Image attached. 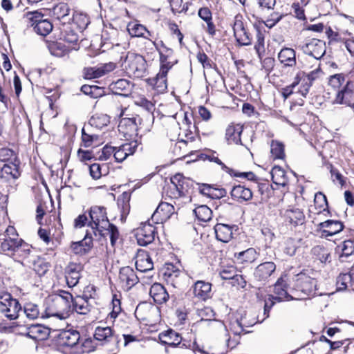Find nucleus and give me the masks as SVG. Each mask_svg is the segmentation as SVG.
Returning a JSON list of instances; mask_svg holds the SVG:
<instances>
[{"label": "nucleus", "instance_id": "69168bd1", "mask_svg": "<svg viewBox=\"0 0 354 354\" xmlns=\"http://www.w3.org/2000/svg\"><path fill=\"white\" fill-rule=\"evenodd\" d=\"M121 302L119 299L117 298V296L114 295L113 296L112 301H111V306H112V310L109 313V316L111 319H115L118 315L121 313L122 308H121Z\"/></svg>", "mask_w": 354, "mask_h": 354}, {"label": "nucleus", "instance_id": "0e129e2a", "mask_svg": "<svg viewBox=\"0 0 354 354\" xmlns=\"http://www.w3.org/2000/svg\"><path fill=\"white\" fill-rule=\"evenodd\" d=\"M285 16L283 14H280L277 12H274L270 15L268 19L264 22L266 27L269 28H273L277 23H279L283 17Z\"/></svg>", "mask_w": 354, "mask_h": 354}, {"label": "nucleus", "instance_id": "f704fd0d", "mask_svg": "<svg viewBox=\"0 0 354 354\" xmlns=\"http://www.w3.org/2000/svg\"><path fill=\"white\" fill-rule=\"evenodd\" d=\"M173 50L165 46L159 50L160 68L167 67L170 70L172 66L177 62L176 60L172 59Z\"/></svg>", "mask_w": 354, "mask_h": 354}, {"label": "nucleus", "instance_id": "f8f14e48", "mask_svg": "<svg viewBox=\"0 0 354 354\" xmlns=\"http://www.w3.org/2000/svg\"><path fill=\"white\" fill-rule=\"evenodd\" d=\"M280 214L285 221L293 226L301 225L305 223V215L299 208L290 207L281 210Z\"/></svg>", "mask_w": 354, "mask_h": 354}, {"label": "nucleus", "instance_id": "a878e982", "mask_svg": "<svg viewBox=\"0 0 354 354\" xmlns=\"http://www.w3.org/2000/svg\"><path fill=\"white\" fill-rule=\"evenodd\" d=\"M31 253L32 247L22 239V243L19 244L12 257L17 261L27 266L30 263L28 259L31 257Z\"/></svg>", "mask_w": 354, "mask_h": 354}, {"label": "nucleus", "instance_id": "6ab92c4d", "mask_svg": "<svg viewBox=\"0 0 354 354\" xmlns=\"http://www.w3.org/2000/svg\"><path fill=\"white\" fill-rule=\"evenodd\" d=\"M169 71V70H168V68L167 67L160 68L159 73L155 77L147 80L148 84L152 86L157 93H162L167 91V76Z\"/></svg>", "mask_w": 354, "mask_h": 354}, {"label": "nucleus", "instance_id": "4d7b16f0", "mask_svg": "<svg viewBox=\"0 0 354 354\" xmlns=\"http://www.w3.org/2000/svg\"><path fill=\"white\" fill-rule=\"evenodd\" d=\"M10 90V85L9 83L3 82V86H0V102L3 104V109H8L10 98L8 93Z\"/></svg>", "mask_w": 354, "mask_h": 354}, {"label": "nucleus", "instance_id": "864d4df0", "mask_svg": "<svg viewBox=\"0 0 354 354\" xmlns=\"http://www.w3.org/2000/svg\"><path fill=\"white\" fill-rule=\"evenodd\" d=\"M127 29L132 37H145V32L149 34V32L144 26L137 23H129Z\"/></svg>", "mask_w": 354, "mask_h": 354}, {"label": "nucleus", "instance_id": "338daca9", "mask_svg": "<svg viewBox=\"0 0 354 354\" xmlns=\"http://www.w3.org/2000/svg\"><path fill=\"white\" fill-rule=\"evenodd\" d=\"M84 77L86 79L101 77L98 67H87L84 69Z\"/></svg>", "mask_w": 354, "mask_h": 354}, {"label": "nucleus", "instance_id": "9d476101", "mask_svg": "<svg viewBox=\"0 0 354 354\" xmlns=\"http://www.w3.org/2000/svg\"><path fill=\"white\" fill-rule=\"evenodd\" d=\"M354 86L353 84L347 80L346 84L338 90L333 100V104L347 106L354 101Z\"/></svg>", "mask_w": 354, "mask_h": 354}, {"label": "nucleus", "instance_id": "dca6fc26", "mask_svg": "<svg viewBox=\"0 0 354 354\" xmlns=\"http://www.w3.org/2000/svg\"><path fill=\"white\" fill-rule=\"evenodd\" d=\"M138 147L136 140L125 142L119 147H115L114 158L118 162H123L128 156L133 155Z\"/></svg>", "mask_w": 354, "mask_h": 354}, {"label": "nucleus", "instance_id": "7ed1b4c3", "mask_svg": "<svg viewBox=\"0 0 354 354\" xmlns=\"http://www.w3.org/2000/svg\"><path fill=\"white\" fill-rule=\"evenodd\" d=\"M91 221L88 226L91 228L92 233L95 237L104 236V230L110 226V222L107 217L106 208L102 206H93L89 210Z\"/></svg>", "mask_w": 354, "mask_h": 354}, {"label": "nucleus", "instance_id": "aec40b11", "mask_svg": "<svg viewBox=\"0 0 354 354\" xmlns=\"http://www.w3.org/2000/svg\"><path fill=\"white\" fill-rule=\"evenodd\" d=\"M317 227L321 230V236L326 238L340 232L344 229V225L338 221L327 220L319 223Z\"/></svg>", "mask_w": 354, "mask_h": 354}, {"label": "nucleus", "instance_id": "8fccbe9b", "mask_svg": "<svg viewBox=\"0 0 354 354\" xmlns=\"http://www.w3.org/2000/svg\"><path fill=\"white\" fill-rule=\"evenodd\" d=\"M301 242V239H288L285 243L284 252L290 257L294 256Z\"/></svg>", "mask_w": 354, "mask_h": 354}, {"label": "nucleus", "instance_id": "4c0bfd02", "mask_svg": "<svg viewBox=\"0 0 354 354\" xmlns=\"http://www.w3.org/2000/svg\"><path fill=\"white\" fill-rule=\"evenodd\" d=\"M231 195L234 198L245 201H249L252 198V192L250 189L241 185L233 187Z\"/></svg>", "mask_w": 354, "mask_h": 354}, {"label": "nucleus", "instance_id": "37998d69", "mask_svg": "<svg viewBox=\"0 0 354 354\" xmlns=\"http://www.w3.org/2000/svg\"><path fill=\"white\" fill-rule=\"evenodd\" d=\"M272 179L274 183L282 186L287 185L288 179L285 171L279 166H274L271 171Z\"/></svg>", "mask_w": 354, "mask_h": 354}, {"label": "nucleus", "instance_id": "f3484780", "mask_svg": "<svg viewBox=\"0 0 354 354\" xmlns=\"http://www.w3.org/2000/svg\"><path fill=\"white\" fill-rule=\"evenodd\" d=\"M276 270V265L271 261L262 263L257 266L254 272L255 279L259 282L266 283Z\"/></svg>", "mask_w": 354, "mask_h": 354}, {"label": "nucleus", "instance_id": "ddd939ff", "mask_svg": "<svg viewBox=\"0 0 354 354\" xmlns=\"http://www.w3.org/2000/svg\"><path fill=\"white\" fill-rule=\"evenodd\" d=\"M119 281L124 290H129L138 283L139 278L131 267L125 266L120 270Z\"/></svg>", "mask_w": 354, "mask_h": 354}, {"label": "nucleus", "instance_id": "79ce46f5", "mask_svg": "<svg viewBox=\"0 0 354 354\" xmlns=\"http://www.w3.org/2000/svg\"><path fill=\"white\" fill-rule=\"evenodd\" d=\"M70 9L67 3H59L51 10V15L57 20L66 19L69 15Z\"/></svg>", "mask_w": 354, "mask_h": 354}, {"label": "nucleus", "instance_id": "5701e85b", "mask_svg": "<svg viewBox=\"0 0 354 354\" xmlns=\"http://www.w3.org/2000/svg\"><path fill=\"white\" fill-rule=\"evenodd\" d=\"M278 59L283 67H295L297 65L296 52L291 48H283L278 53Z\"/></svg>", "mask_w": 354, "mask_h": 354}, {"label": "nucleus", "instance_id": "4468645a", "mask_svg": "<svg viewBox=\"0 0 354 354\" xmlns=\"http://www.w3.org/2000/svg\"><path fill=\"white\" fill-rule=\"evenodd\" d=\"M158 314V308L147 302L139 304L135 310V316L141 321L151 322Z\"/></svg>", "mask_w": 354, "mask_h": 354}, {"label": "nucleus", "instance_id": "5fc2aeb1", "mask_svg": "<svg viewBox=\"0 0 354 354\" xmlns=\"http://www.w3.org/2000/svg\"><path fill=\"white\" fill-rule=\"evenodd\" d=\"M94 337L98 341H109L110 338H112V330L110 327H97Z\"/></svg>", "mask_w": 354, "mask_h": 354}, {"label": "nucleus", "instance_id": "20e7f679", "mask_svg": "<svg viewBox=\"0 0 354 354\" xmlns=\"http://www.w3.org/2000/svg\"><path fill=\"white\" fill-rule=\"evenodd\" d=\"M126 73L134 78H141L147 73V62L138 54L128 53L122 64Z\"/></svg>", "mask_w": 354, "mask_h": 354}, {"label": "nucleus", "instance_id": "09e8293b", "mask_svg": "<svg viewBox=\"0 0 354 354\" xmlns=\"http://www.w3.org/2000/svg\"><path fill=\"white\" fill-rule=\"evenodd\" d=\"M194 213L199 221L207 222L212 218V211L207 205H200L194 209Z\"/></svg>", "mask_w": 354, "mask_h": 354}, {"label": "nucleus", "instance_id": "f257e3e1", "mask_svg": "<svg viewBox=\"0 0 354 354\" xmlns=\"http://www.w3.org/2000/svg\"><path fill=\"white\" fill-rule=\"evenodd\" d=\"M46 316L57 317L59 319H66L73 309V296L64 290L50 296L46 299Z\"/></svg>", "mask_w": 354, "mask_h": 354}, {"label": "nucleus", "instance_id": "2f4dec72", "mask_svg": "<svg viewBox=\"0 0 354 354\" xmlns=\"http://www.w3.org/2000/svg\"><path fill=\"white\" fill-rule=\"evenodd\" d=\"M119 130L124 134L132 136L136 134L138 131V124L136 123V118H122L118 125Z\"/></svg>", "mask_w": 354, "mask_h": 354}, {"label": "nucleus", "instance_id": "b1692460", "mask_svg": "<svg viewBox=\"0 0 354 354\" xmlns=\"http://www.w3.org/2000/svg\"><path fill=\"white\" fill-rule=\"evenodd\" d=\"M25 334L35 341H41L48 337L49 330L41 324H32L26 328Z\"/></svg>", "mask_w": 354, "mask_h": 354}, {"label": "nucleus", "instance_id": "412c9836", "mask_svg": "<svg viewBox=\"0 0 354 354\" xmlns=\"http://www.w3.org/2000/svg\"><path fill=\"white\" fill-rule=\"evenodd\" d=\"M82 270V265L75 263H69L66 267L65 277L69 287H74L78 283Z\"/></svg>", "mask_w": 354, "mask_h": 354}, {"label": "nucleus", "instance_id": "2eb2a0df", "mask_svg": "<svg viewBox=\"0 0 354 354\" xmlns=\"http://www.w3.org/2000/svg\"><path fill=\"white\" fill-rule=\"evenodd\" d=\"M174 213V207L165 202L159 204L151 216V221L155 223H162L167 221Z\"/></svg>", "mask_w": 354, "mask_h": 354}, {"label": "nucleus", "instance_id": "052dcab7", "mask_svg": "<svg viewBox=\"0 0 354 354\" xmlns=\"http://www.w3.org/2000/svg\"><path fill=\"white\" fill-rule=\"evenodd\" d=\"M346 78L345 75L342 73L335 74L330 77L329 79V84L335 88H338L339 90L343 86L344 84H346Z\"/></svg>", "mask_w": 354, "mask_h": 354}, {"label": "nucleus", "instance_id": "f03ea898", "mask_svg": "<svg viewBox=\"0 0 354 354\" xmlns=\"http://www.w3.org/2000/svg\"><path fill=\"white\" fill-rule=\"evenodd\" d=\"M316 274L313 270H305L295 275L290 282L291 292L301 298L321 295L317 292Z\"/></svg>", "mask_w": 354, "mask_h": 354}, {"label": "nucleus", "instance_id": "a211bd4d", "mask_svg": "<svg viewBox=\"0 0 354 354\" xmlns=\"http://www.w3.org/2000/svg\"><path fill=\"white\" fill-rule=\"evenodd\" d=\"M288 286L289 288H288L286 281L283 277L278 279L274 283V293L277 302H281L284 300L289 301L294 299V297L291 295V293H292L291 292V286L289 284Z\"/></svg>", "mask_w": 354, "mask_h": 354}, {"label": "nucleus", "instance_id": "72a5a7b5", "mask_svg": "<svg viewBox=\"0 0 354 354\" xmlns=\"http://www.w3.org/2000/svg\"><path fill=\"white\" fill-rule=\"evenodd\" d=\"M160 339L162 344L171 346H176L181 342L182 337L173 330H169L160 335Z\"/></svg>", "mask_w": 354, "mask_h": 354}, {"label": "nucleus", "instance_id": "de8ad7c7", "mask_svg": "<svg viewBox=\"0 0 354 354\" xmlns=\"http://www.w3.org/2000/svg\"><path fill=\"white\" fill-rule=\"evenodd\" d=\"M354 273L340 274L336 281L337 290L341 291L346 290L349 285H352Z\"/></svg>", "mask_w": 354, "mask_h": 354}, {"label": "nucleus", "instance_id": "bf43d9fd", "mask_svg": "<svg viewBox=\"0 0 354 354\" xmlns=\"http://www.w3.org/2000/svg\"><path fill=\"white\" fill-rule=\"evenodd\" d=\"M17 161V157L15 152L8 148L0 149V165L10 162L11 161Z\"/></svg>", "mask_w": 354, "mask_h": 354}, {"label": "nucleus", "instance_id": "c03bdc74", "mask_svg": "<svg viewBox=\"0 0 354 354\" xmlns=\"http://www.w3.org/2000/svg\"><path fill=\"white\" fill-rule=\"evenodd\" d=\"M110 122V118L106 114H95L88 122V124L97 129H101Z\"/></svg>", "mask_w": 354, "mask_h": 354}, {"label": "nucleus", "instance_id": "423d86ee", "mask_svg": "<svg viewBox=\"0 0 354 354\" xmlns=\"http://www.w3.org/2000/svg\"><path fill=\"white\" fill-rule=\"evenodd\" d=\"M21 310V304L10 293L5 292L0 295V312L7 318L10 320L17 319Z\"/></svg>", "mask_w": 354, "mask_h": 354}, {"label": "nucleus", "instance_id": "6e6552de", "mask_svg": "<svg viewBox=\"0 0 354 354\" xmlns=\"http://www.w3.org/2000/svg\"><path fill=\"white\" fill-rule=\"evenodd\" d=\"M156 234V227L149 222H145L136 230L135 236L138 245L147 246L154 241Z\"/></svg>", "mask_w": 354, "mask_h": 354}, {"label": "nucleus", "instance_id": "cd10ccee", "mask_svg": "<svg viewBox=\"0 0 354 354\" xmlns=\"http://www.w3.org/2000/svg\"><path fill=\"white\" fill-rule=\"evenodd\" d=\"M311 254L315 259L319 261L322 263L326 264L331 261L330 250L323 245L314 246L311 249Z\"/></svg>", "mask_w": 354, "mask_h": 354}, {"label": "nucleus", "instance_id": "473e14b6", "mask_svg": "<svg viewBox=\"0 0 354 354\" xmlns=\"http://www.w3.org/2000/svg\"><path fill=\"white\" fill-rule=\"evenodd\" d=\"M259 256V253L253 248H248L244 251L234 253V258L239 263H250L254 262Z\"/></svg>", "mask_w": 354, "mask_h": 354}, {"label": "nucleus", "instance_id": "4be33fe9", "mask_svg": "<svg viewBox=\"0 0 354 354\" xmlns=\"http://www.w3.org/2000/svg\"><path fill=\"white\" fill-rule=\"evenodd\" d=\"M19 176L20 171L17 160L0 165V177L1 178L6 180L17 179Z\"/></svg>", "mask_w": 354, "mask_h": 354}, {"label": "nucleus", "instance_id": "c756f323", "mask_svg": "<svg viewBox=\"0 0 354 354\" xmlns=\"http://www.w3.org/2000/svg\"><path fill=\"white\" fill-rule=\"evenodd\" d=\"M93 245V239L91 233L86 232L84 239L78 242L73 243L71 245V249L75 254H86L88 252Z\"/></svg>", "mask_w": 354, "mask_h": 354}, {"label": "nucleus", "instance_id": "6e6d98bb", "mask_svg": "<svg viewBox=\"0 0 354 354\" xmlns=\"http://www.w3.org/2000/svg\"><path fill=\"white\" fill-rule=\"evenodd\" d=\"M103 230L105 233V235L103 237L109 236L111 245L114 246L120 237V233L118 227L113 224L110 223V226H107V228Z\"/></svg>", "mask_w": 354, "mask_h": 354}, {"label": "nucleus", "instance_id": "58836bf2", "mask_svg": "<svg viewBox=\"0 0 354 354\" xmlns=\"http://www.w3.org/2000/svg\"><path fill=\"white\" fill-rule=\"evenodd\" d=\"M61 336L63 344L69 347L76 346L80 339V335L79 332L75 330L64 331L62 333Z\"/></svg>", "mask_w": 354, "mask_h": 354}, {"label": "nucleus", "instance_id": "3c124183", "mask_svg": "<svg viewBox=\"0 0 354 354\" xmlns=\"http://www.w3.org/2000/svg\"><path fill=\"white\" fill-rule=\"evenodd\" d=\"M270 152L274 159H283L285 156L283 145L280 142L272 140L270 144Z\"/></svg>", "mask_w": 354, "mask_h": 354}, {"label": "nucleus", "instance_id": "c9c22d12", "mask_svg": "<svg viewBox=\"0 0 354 354\" xmlns=\"http://www.w3.org/2000/svg\"><path fill=\"white\" fill-rule=\"evenodd\" d=\"M136 269L141 272L151 271L153 268V263L147 254H140L136 261Z\"/></svg>", "mask_w": 354, "mask_h": 354}, {"label": "nucleus", "instance_id": "39448f33", "mask_svg": "<svg viewBox=\"0 0 354 354\" xmlns=\"http://www.w3.org/2000/svg\"><path fill=\"white\" fill-rule=\"evenodd\" d=\"M22 243V239L12 226H8L0 238V251L1 253L13 257L18 246Z\"/></svg>", "mask_w": 354, "mask_h": 354}, {"label": "nucleus", "instance_id": "680f3d73", "mask_svg": "<svg viewBox=\"0 0 354 354\" xmlns=\"http://www.w3.org/2000/svg\"><path fill=\"white\" fill-rule=\"evenodd\" d=\"M214 191H216L214 189H213L210 185H203L200 187V192L204 195L208 196L211 198L214 197H223L225 196V192L224 189H220L218 190L219 194H214Z\"/></svg>", "mask_w": 354, "mask_h": 354}, {"label": "nucleus", "instance_id": "a18cd8bd", "mask_svg": "<svg viewBox=\"0 0 354 354\" xmlns=\"http://www.w3.org/2000/svg\"><path fill=\"white\" fill-rule=\"evenodd\" d=\"M32 263V269L39 276L44 275L49 270L50 264L44 259L37 257L30 261Z\"/></svg>", "mask_w": 354, "mask_h": 354}, {"label": "nucleus", "instance_id": "7c9ffc66", "mask_svg": "<svg viewBox=\"0 0 354 354\" xmlns=\"http://www.w3.org/2000/svg\"><path fill=\"white\" fill-rule=\"evenodd\" d=\"M233 227L226 224L218 223L214 227L216 239L223 243L229 242L232 238Z\"/></svg>", "mask_w": 354, "mask_h": 354}, {"label": "nucleus", "instance_id": "603ef678", "mask_svg": "<svg viewBox=\"0 0 354 354\" xmlns=\"http://www.w3.org/2000/svg\"><path fill=\"white\" fill-rule=\"evenodd\" d=\"M24 313L29 319H35L39 315V309L37 304L32 302H27L24 306Z\"/></svg>", "mask_w": 354, "mask_h": 354}, {"label": "nucleus", "instance_id": "c85d7f7f", "mask_svg": "<svg viewBox=\"0 0 354 354\" xmlns=\"http://www.w3.org/2000/svg\"><path fill=\"white\" fill-rule=\"evenodd\" d=\"M149 294L154 301L160 304L166 302L169 298V294L165 287L158 283L151 286Z\"/></svg>", "mask_w": 354, "mask_h": 354}, {"label": "nucleus", "instance_id": "e2e57ef3", "mask_svg": "<svg viewBox=\"0 0 354 354\" xmlns=\"http://www.w3.org/2000/svg\"><path fill=\"white\" fill-rule=\"evenodd\" d=\"M236 41L243 46H248L252 44V35L247 28L235 36Z\"/></svg>", "mask_w": 354, "mask_h": 354}, {"label": "nucleus", "instance_id": "e433bc0d", "mask_svg": "<svg viewBox=\"0 0 354 354\" xmlns=\"http://www.w3.org/2000/svg\"><path fill=\"white\" fill-rule=\"evenodd\" d=\"M111 86L116 94L126 96L131 92L133 84L127 80L120 79L113 83Z\"/></svg>", "mask_w": 354, "mask_h": 354}, {"label": "nucleus", "instance_id": "0eeeda50", "mask_svg": "<svg viewBox=\"0 0 354 354\" xmlns=\"http://www.w3.org/2000/svg\"><path fill=\"white\" fill-rule=\"evenodd\" d=\"M26 18L30 21V25L38 35L46 36L53 30V24L48 19H43L44 15L38 11L28 12L26 14Z\"/></svg>", "mask_w": 354, "mask_h": 354}, {"label": "nucleus", "instance_id": "13d9d810", "mask_svg": "<svg viewBox=\"0 0 354 354\" xmlns=\"http://www.w3.org/2000/svg\"><path fill=\"white\" fill-rule=\"evenodd\" d=\"M99 141V136L96 134H90L86 132L85 129L82 130V142L84 147H90Z\"/></svg>", "mask_w": 354, "mask_h": 354}, {"label": "nucleus", "instance_id": "49530a36", "mask_svg": "<svg viewBox=\"0 0 354 354\" xmlns=\"http://www.w3.org/2000/svg\"><path fill=\"white\" fill-rule=\"evenodd\" d=\"M337 248L341 251L339 257L342 261H344V258L354 256V241L351 240L344 241L337 246Z\"/></svg>", "mask_w": 354, "mask_h": 354}, {"label": "nucleus", "instance_id": "774afa93", "mask_svg": "<svg viewBox=\"0 0 354 354\" xmlns=\"http://www.w3.org/2000/svg\"><path fill=\"white\" fill-rule=\"evenodd\" d=\"M277 301V298L274 297V295H268L267 297L265 299L264 315H266V317H268L270 309L272 308V306L275 304Z\"/></svg>", "mask_w": 354, "mask_h": 354}, {"label": "nucleus", "instance_id": "bb28decb", "mask_svg": "<svg viewBox=\"0 0 354 354\" xmlns=\"http://www.w3.org/2000/svg\"><path fill=\"white\" fill-rule=\"evenodd\" d=\"M243 126L236 124L229 125L226 129L225 138L229 144L242 145L241 135Z\"/></svg>", "mask_w": 354, "mask_h": 354}, {"label": "nucleus", "instance_id": "9b49d317", "mask_svg": "<svg viewBox=\"0 0 354 354\" xmlns=\"http://www.w3.org/2000/svg\"><path fill=\"white\" fill-rule=\"evenodd\" d=\"M303 52L316 60L320 59L326 53V44L322 40L312 39L301 48Z\"/></svg>", "mask_w": 354, "mask_h": 354}, {"label": "nucleus", "instance_id": "1a4fd4ad", "mask_svg": "<svg viewBox=\"0 0 354 354\" xmlns=\"http://www.w3.org/2000/svg\"><path fill=\"white\" fill-rule=\"evenodd\" d=\"M171 183L176 189L174 197H180L189 194L194 183L188 178L180 174H177L171 178Z\"/></svg>", "mask_w": 354, "mask_h": 354}, {"label": "nucleus", "instance_id": "ea45409f", "mask_svg": "<svg viewBox=\"0 0 354 354\" xmlns=\"http://www.w3.org/2000/svg\"><path fill=\"white\" fill-rule=\"evenodd\" d=\"M91 308V306L88 304V299L80 297L73 299L72 311L75 310L79 314L86 315L90 312Z\"/></svg>", "mask_w": 354, "mask_h": 354}, {"label": "nucleus", "instance_id": "a19ab883", "mask_svg": "<svg viewBox=\"0 0 354 354\" xmlns=\"http://www.w3.org/2000/svg\"><path fill=\"white\" fill-rule=\"evenodd\" d=\"M198 16L207 23V31L211 35H214L215 34V26L212 22V15L210 10L207 8H201L198 10Z\"/></svg>", "mask_w": 354, "mask_h": 354}, {"label": "nucleus", "instance_id": "393cba45", "mask_svg": "<svg viewBox=\"0 0 354 354\" xmlns=\"http://www.w3.org/2000/svg\"><path fill=\"white\" fill-rule=\"evenodd\" d=\"M193 293L199 299L205 301L211 297L212 284L204 281H197L194 286Z\"/></svg>", "mask_w": 354, "mask_h": 354}]
</instances>
